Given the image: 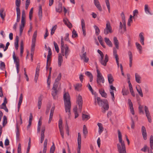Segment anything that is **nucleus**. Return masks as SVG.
Returning <instances> with one entry per match:
<instances>
[{"label":"nucleus","mask_w":153,"mask_h":153,"mask_svg":"<svg viewBox=\"0 0 153 153\" xmlns=\"http://www.w3.org/2000/svg\"><path fill=\"white\" fill-rule=\"evenodd\" d=\"M25 14L24 10H23L22 12V19L21 21V24L20 26L19 31L20 35H22L24 27L25 22Z\"/></svg>","instance_id":"39448f33"},{"label":"nucleus","mask_w":153,"mask_h":153,"mask_svg":"<svg viewBox=\"0 0 153 153\" xmlns=\"http://www.w3.org/2000/svg\"><path fill=\"white\" fill-rule=\"evenodd\" d=\"M85 74L90 78V82H92L93 79V76L91 73L89 71H86L85 73Z\"/></svg>","instance_id":"72a5a7b5"},{"label":"nucleus","mask_w":153,"mask_h":153,"mask_svg":"<svg viewBox=\"0 0 153 153\" xmlns=\"http://www.w3.org/2000/svg\"><path fill=\"white\" fill-rule=\"evenodd\" d=\"M13 59L14 60V62L16 63V66L19 65V59L18 57H16L15 56V53L14 52H13Z\"/></svg>","instance_id":"6ab92c4d"},{"label":"nucleus","mask_w":153,"mask_h":153,"mask_svg":"<svg viewBox=\"0 0 153 153\" xmlns=\"http://www.w3.org/2000/svg\"><path fill=\"white\" fill-rule=\"evenodd\" d=\"M61 48L65 47V45H64L63 41V38L62 36H61Z\"/></svg>","instance_id":"13d9d810"},{"label":"nucleus","mask_w":153,"mask_h":153,"mask_svg":"<svg viewBox=\"0 0 153 153\" xmlns=\"http://www.w3.org/2000/svg\"><path fill=\"white\" fill-rule=\"evenodd\" d=\"M122 19L123 24L124 30V31H126V28L125 17H122Z\"/></svg>","instance_id":"a19ab883"},{"label":"nucleus","mask_w":153,"mask_h":153,"mask_svg":"<svg viewBox=\"0 0 153 153\" xmlns=\"http://www.w3.org/2000/svg\"><path fill=\"white\" fill-rule=\"evenodd\" d=\"M99 92L102 97L105 98H106L107 97V94L105 92L104 89L101 88L100 89Z\"/></svg>","instance_id":"bb28decb"},{"label":"nucleus","mask_w":153,"mask_h":153,"mask_svg":"<svg viewBox=\"0 0 153 153\" xmlns=\"http://www.w3.org/2000/svg\"><path fill=\"white\" fill-rule=\"evenodd\" d=\"M81 134L80 133H78L77 142L78 143H81Z\"/></svg>","instance_id":"09e8293b"},{"label":"nucleus","mask_w":153,"mask_h":153,"mask_svg":"<svg viewBox=\"0 0 153 153\" xmlns=\"http://www.w3.org/2000/svg\"><path fill=\"white\" fill-rule=\"evenodd\" d=\"M83 132L84 135L87 134H88V131L86 126L85 125H84L83 127Z\"/></svg>","instance_id":"de8ad7c7"},{"label":"nucleus","mask_w":153,"mask_h":153,"mask_svg":"<svg viewBox=\"0 0 153 153\" xmlns=\"http://www.w3.org/2000/svg\"><path fill=\"white\" fill-rule=\"evenodd\" d=\"M97 125L99 127V134H100L103 131V128L102 124L100 123H98Z\"/></svg>","instance_id":"393cba45"},{"label":"nucleus","mask_w":153,"mask_h":153,"mask_svg":"<svg viewBox=\"0 0 153 153\" xmlns=\"http://www.w3.org/2000/svg\"><path fill=\"white\" fill-rule=\"evenodd\" d=\"M4 9L3 8H1L0 9V16L1 18L4 20L5 17V13L4 12Z\"/></svg>","instance_id":"c756f323"},{"label":"nucleus","mask_w":153,"mask_h":153,"mask_svg":"<svg viewBox=\"0 0 153 153\" xmlns=\"http://www.w3.org/2000/svg\"><path fill=\"white\" fill-rule=\"evenodd\" d=\"M45 131V127L42 126V128L41 131V137L40 142L41 143H42L44 140L45 135L44 132Z\"/></svg>","instance_id":"4468645a"},{"label":"nucleus","mask_w":153,"mask_h":153,"mask_svg":"<svg viewBox=\"0 0 153 153\" xmlns=\"http://www.w3.org/2000/svg\"><path fill=\"white\" fill-rule=\"evenodd\" d=\"M128 54L129 56V66L131 67L132 65V54L131 52L130 51H129L128 52Z\"/></svg>","instance_id":"b1692460"},{"label":"nucleus","mask_w":153,"mask_h":153,"mask_svg":"<svg viewBox=\"0 0 153 153\" xmlns=\"http://www.w3.org/2000/svg\"><path fill=\"white\" fill-rule=\"evenodd\" d=\"M138 88H137V86H136V88L138 92V94L141 97H143V94L142 92V89L139 85H138Z\"/></svg>","instance_id":"4be33fe9"},{"label":"nucleus","mask_w":153,"mask_h":153,"mask_svg":"<svg viewBox=\"0 0 153 153\" xmlns=\"http://www.w3.org/2000/svg\"><path fill=\"white\" fill-rule=\"evenodd\" d=\"M97 52L101 56L99 60L100 62L103 66H106V63L108 61V55L106 54L105 55L104 59V55L102 52L99 49L97 50Z\"/></svg>","instance_id":"20e7f679"},{"label":"nucleus","mask_w":153,"mask_h":153,"mask_svg":"<svg viewBox=\"0 0 153 153\" xmlns=\"http://www.w3.org/2000/svg\"><path fill=\"white\" fill-rule=\"evenodd\" d=\"M94 3L95 6L100 11H101L102 9L98 0H94Z\"/></svg>","instance_id":"dca6fc26"},{"label":"nucleus","mask_w":153,"mask_h":153,"mask_svg":"<svg viewBox=\"0 0 153 153\" xmlns=\"http://www.w3.org/2000/svg\"><path fill=\"white\" fill-rule=\"evenodd\" d=\"M97 103L99 106H102L105 103L107 102V100L106 99L102 100L100 97H97Z\"/></svg>","instance_id":"ddd939ff"},{"label":"nucleus","mask_w":153,"mask_h":153,"mask_svg":"<svg viewBox=\"0 0 153 153\" xmlns=\"http://www.w3.org/2000/svg\"><path fill=\"white\" fill-rule=\"evenodd\" d=\"M105 2L106 5L107 6L108 12L109 13H110V4H109V0H106Z\"/></svg>","instance_id":"5fc2aeb1"},{"label":"nucleus","mask_w":153,"mask_h":153,"mask_svg":"<svg viewBox=\"0 0 153 153\" xmlns=\"http://www.w3.org/2000/svg\"><path fill=\"white\" fill-rule=\"evenodd\" d=\"M97 82L99 85L101 86H102V85L101 83L102 82L103 83L104 82L105 80L103 77L98 69H97Z\"/></svg>","instance_id":"0eeeda50"},{"label":"nucleus","mask_w":153,"mask_h":153,"mask_svg":"<svg viewBox=\"0 0 153 153\" xmlns=\"http://www.w3.org/2000/svg\"><path fill=\"white\" fill-rule=\"evenodd\" d=\"M62 77L61 73H59L58 75L57 78L55 79V82L59 83V81L60 80Z\"/></svg>","instance_id":"ea45409f"},{"label":"nucleus","mask_w":153,"mask_h":153,"mask_svg":"<svg viewBox=\"0 0 153 153\" xmlns=\"http://www.w3.org/2000/svg\"><path fill=\"white\" fill-rule=\"evenodd\" d=\"M138 109L140 113H141L143 114H144V112L143 110V107L142 105H140L138 107Z\"/></svg>","instance_id":"79ce46f5"},{"label":"nucleus","mask_w":153,"mask_h":153,"mask_svg":"<svg viewBox=\"0 0 153 153\" xmlns=\"http://www.w3.org/2000/svg\"><path fill=\"white\" fill-rule=\"evenodd\" d=\"M77 101L79 105V110L80 112H81L82 104V99L81 96L79 95L78 96Z\"/></svg>","instance_id":"9b49d317"},{"label":"nucleus","mask_w":153,"mask_h":153,"mask_svg":"<svg viewBox=\"0 0 153 153\" xmlns=\"http://www.w3.org/2000/svg\"><path fill=\"white\" fill-rule=\"evenodd\" d=\"M0 67H1V70H3V69L5 68V65L4 62L1 61Z\"/></svg>","instance_id":"0e129e2a"},{"label":"nucleus","mask_w":153,"mask_h":153,"mask_svg":"<svg viewBox=\"0 0 153 153\" xmlns=\"http://www.w3.org/2000/svg\"><path fill=\"white\" fill-rule=\"evenodd\" d=\"M20 121L19 123H16V137L17 139H18L19 137V130L18 128V125L19 124L20 125L22 124V120L21 117V115H20Z\"/></svg>","instance_id":"f8f14e48"},{"label":"nucleus","mask_w":153,"mask_h":153,"mask_svg":"<svg viewBox=\"0 0 153 153\" xmlns=\"http://www.w3.org/2000/svg\"><path fill=\"white\" fill-rule=\"evenodd\" d=\"M135 81L138 83H141V77L137 73H135Z\"/></svg>","instance_id":"5701e85b"},{"label":"nucleus","mask_w":153,"mask_h":153,"mask_svg":"<svg viewBox=\"0 0 153 153\" xmlns=\"http://www.w3.org/2000/svg\"><path fill=\"white\" fill-rule=\"evenodd\" d=\"M104 109L105 110H108L109 108V105L108 104V101L107 100V102L105 103L102 106Z\"/></svg>","instance_id":"37998d69"},{"label":"nucleus","mask_w":153,"mask_h":153,"mask_svg":"<svg viewBox=\"0 0 153 153\" xmlns=\"http://www.w3.org/2000/svg\"><path fill=\"white\" fill-rule=\"evenodd\" d=\"M94 27L95 30V34L96 35H98L100 34V32L99 27L96 25H94Z\"/></svg>","instance_id":"58836bf2"},{"label":"nucleus","mask_w":153,"mask_h":153,"mask_svg":"<svg viewBox=\"0 0 153 153\" xmlns=\"http://www.w3.org/2000/svg\"><path fill=\"white\" fill-rule=\"evenodd\" d=\"M142 134L143 137V139L144 140L147 139V133L146 131L142 132Z\"/></svg>","instance_id":"e2e57ef3"},{"label":"nucleus","mask_w":153,"mask_h":153,"mask_svg":"<svg viewBox=\"0 0 153 153\" xmlns=\"http://www.w3.org/2000/svg\"><path fill=\"white\" fill-rule=\"evenodd\" d=\"M42 99L40 98H39L38 101V108L39 109H40L42 105Z\"/></svg>","instance_id":"4d7b16f0"},{"label":"nucleus","mask_w":153,"mask_h":153,"mask_svg":"<svg viewBox=\"0 0 153 153\" xmlns=\"http://www.w3.org/2000/svg\"><path fill=\"white\" fill-rule=\"evenodd\" d=\"M82 85L80 84L77 83L75 86V89L77 91L79 90V88L81 87Z\"/></svg>","instance_id":"052dcab7"},{"label":"nucleus","mask_w":153,"mask_h":153,"mask_svg":"<svg viewBox=\"0 0 153 153\" xmlns=\"http://www.w3.org/2000/svg\"><path fill=\"white\" fill-rule=\"evenodd\" d=\"M136 46L138 50L139 51V53L141 54L142 53V47L137 42L135 43Z\"/></svg>","instance_id":"c9c22d12"},{"label":"nucleus","mask_w":153,"mask_h":153,"mask_svg":"<svg viewBox=\"0 0 153 153\" xmlns=\"http://www.w3.org/2000/svg\"><path fill=\"white\" fill-rule=\"evenodd\" d=\"M53 44L56 51L58 53L59 51V49L57 44L55 42H54Z\"/></svg>","instance_id":"a18cd8bd"},{"label":"nucleus","mask_w":153,"mask_h":153,"mask_svg":"<svg viewBox=\"0 0 153 153\" xmlns=\"http://www.w3.org/2000/svg\"><path fill=\"white\" fill-rule=\"evenodd\" d=\"M110 93L112 99L113 101H114V96L113 90H110Z\"/></svg>","instance_id":"bf43d9fd"},{"label":"nucleus","mask_w":153,"mask_h":153,"mask_svg":"<svg viewBox=\"0 0 153 153\" xmlns=\"http://www.w3.org/2000/svg\"><path fill=\"white\" fill-rule=\"evenodd\" d=\"M128 102L131 112L133 115H134V111L133 107V104L130 99L128 100Z\"/></svg>","instance_id":"2eb2a0df"},{"label":"nucleus","mask_w":153,"mask_h":153,"mask_svg":"<svg viewBox=\"0 0 153 153\" xmlns=\"http://www.w3.org/2000/svg\"><path fill=\"white\" fill-rule=\"evenodd\" d=\"M63 99L65 111L66 113H68V114L69 116L71 114L70 110L71 104L69 94L68 93H65L63 95Z\"/></svg>","instance_id":"f257e3e1"},{"label":"nucleus","mask_w":153,"mask_h":153,"mask_svg":"<svg viewBox=\"0 0 153 153\" xmlns=\"http://www.w3.org/2000/svg\"><path fill=\"white\" fill-rule=\"evenodd\" d=\"M81 24L82 25V28H85V24L84 20L83 19H81Z\"/></svg>","instance_id":"680f3d73"},{"label":"nucleus","mask_w":153,"mask_h":153,"mask_svg":"<svg viewBox=\"0 0 153 153\" xmlns=\"http://www.w3.org/2000/svg\"><path fill=\"white\" fill-rule=\"evenodd\" d=\"M72 37L73 38H76L78 37V34L76 32L74 29L72 32Z\"/></svg>","instance_id":"3c124183"},{"label":"nucleus","mask_w":153,"mask_h":153,"mask_svg":"<svg viewBox=\"0 0 153 153\" xmlns=\"http://www.w3.org/2000/svg\"><path fill=\"white\" fill-rule=\"evenodd\" d=\"M61 53L63 56H65L66 59L68 58V56L70 53V51L68 47L66 44H65V46L63 48H61Z\"/></svg>","instance_id":"423d86ee"},{"label":"nucleus","mask_w":153,"mask_h":153,"mask_svg":"<svg viewBox=\"0 0 153 153\" xmlns=\"http://www.w3.org/2000/svg\"><path fill=\"white\" fill-rule=\"evenodd\" d=\"M112 28L111 26L110 23L109 21L107 22L106 27L104 29V33L105 35H107L109 33H112Z\"/></svg>","instance_id":"6e6552de"},{"label":"nucleus","mask_w":153,"mask_h":153,"mask_svg":"<svg viewBox=\"0 0 153 153\" xmlns=\"http://www.w3.org/2000/svg\"><path fill=\"white\" fill-rule=\"evenodd\" d=\"M144 109L145 113L148 121L150 123H151L152 122L151 117L148 108L146 106H145L144 107Z\"/></svg>","instance_id":"9d476101"},{"label":"nucleus","mask_w":153,"mask_h":153,"mask_svg":"<svg viewBox=\"0 0 153 153\" xmlns=\"http://www.w3.org/2000/svg\"><path fill=\"white\" fill-rule=\"evenodd\" d=\"M20 56H22L23 53L24 45L23 41H21L20 42Z\"/></svg>","instance_id":"473e14b6"},{"label":"nucleus","mask_w":153,"mask_h":153,"mask_svg":"<svg viewBox=\"0 0 153 153\" xmlns=\"http://www.w3.org/2000/svg\"><path fill=\"white\" fill-rule=\"evenodd\" d=\"M55 109V107H53L51 110L50 113V114L49 118L48 120V123H50L52 119L54 111Z\"/></svg>","instance_id":"f3484780"},{"label":"nucleus","mask_w":153,"mask_h":153,"mask_svg":"<svg viewBox=\"0 0 153 153\" xmlns=\"http://www.w3.org/2000/svg\"><path fill=\"white\" fill-rule=\"evenodd\" d=\"M62 121L61 119H60L59 122V129H62Z\"/></svg>","instance_id":"603ef678"},{"label":"nucleus","mask_w":153,"mask_h":153,"mask_svg":"<svg viewBox=\"0 0 153 153\" xmlns=\"http://www.w3.org/2000/svg\"><path fill=\"white\" fill-rule=\"evenodd\" d=\"M69 34L68 33H66L65 35V37L64 38L65 40L66 41H68L70 43L72 44H73V43L71 42V41L69 40L68 36H69Z\"/></svg>","instance_id":"c03bdc74"},{"label":"nucleus","mask_w":153,"mask_h":153,"mask_svg":"<svg viewBox=\"0 0 153 153\" xmlns=\"http://www.w3.org/2000/svg\"><path fill=\"white\" fill-rule=\"evenodd\" d=\"M108 78L109 83L110 84H112L114 79L112 75L111 74H108Z\"/></svg>","instance_id":"a878e982"},{"label":"nucleus","mask_w":153,"mask_h":153,"mask_svg":"<svg viewBox=\"0 0 153 153\" xmlns=\"http://www.w3.org/2000/svg\"><path fill=\"white\" fill-rule=\"evenodd\" d=\"M31 139L30 138L29 139V141L28 143L27 148V153H29L30 147Z\"/></svg>","instance_id":"864d4df0"},{"label":"nucleus","mask_w":153,"mask_h":153,"mask_svg":"<svg viewBox=\"0 0 153 153\" xmlns=\"http://www.w3.org/2000/svg\"><path fill=\"white\" fill-rule=\"evenodd\" d=\"M122 92L123 96L127 95L129 93L128 90H126L125 87L122 89Z\"/></svg>","instance_id":"4c0bfd02"},{"label":"nucleus","mask_w":153,"mask_h":153,"mask_svg":"<svg viewBox=\"0 0 153 153\" xmlns=\"http://www.w3.org/2000/svg\"><path fill=\"white\" fill-rule=\"evenodd\" d=\"M118 139L119 142L121 143L122 148L120 145L119 144H117V149L119 153H126V147L124 141L122 140V136L121 133L119 130H118Z\"/></svg>","instance_id":"f03ea898"},{"label":"nucleus","mask_w":153,"mask_h":153,"mask_svg":"<svg viewBox=\"0 0 153 153\" xmlns=\"http://www.w3.org/2000/svg\"><path fill=\"white\" fill-rule=\"evenodd\" d=\"M150 8L148 7V4H146L144 6V10L146 14H149L151 15H152V13H151L149 10Z\"/></svg>","instance_id":"aec40b11"},{"label":"nucleus","mask_w":153,"mask_h":153,"mask_svg":"<svg viewBox=\"0 0 153 153\" xmlns=\"http://www.w3.org/2000/svg\"><path fill=\"white\" fill-rule=\"evenodd\" d=\"M55 148L54 143H53V145L50 149V153H53L55 150Z\"/></svg>","instance_id":"8fccbe9b"},{"label":"nucleus","mask_w":153,"mask_h":153,"mask_svg":"<svg viewBox=\"0 0 153 153\" xmlns=\"http://www.w3.org/2000/svg\"><path fill=\"white\" fill-rule=\"evenodd\" d=\"M63 22L69 28H71L72 27V24L69 21L67 18H65L63 20Z\"/></svg>","instance_id":"a211bd4d"},{"label":"nucleus","mask_w":153,"mask_h":153,"mask_svg":"<svg viewBox=\"0 0 153 153\" xmlns=\"http://www.w3.org/2000/svg\"><path fill=\"white\" fill-rule=\"evenodd\" d=\"M143 33L142 32H141L140 33L139 36L140 39V42L143 45H144V38L143 36Z\"/></svg>","instance_id":"cd10ccee"},{"label":"nucleus","mask_w":153,"mask_h":153,"mask_svg":"<svg viewBox=\"0 0 153 153\" xmlns=\"http://www.w3.org/2000/svg\"><path fill=\"white\" fill-rule=\"evenodd\" d=\"M18 153H22L21 145L19 143L18 145Z\"/></svg>","instance_id":"69168bd1"},{"label":"nucleus","mask_w":153,"mask_h":153,"mask_svg":"<svg viewBox=\"0 0 153 153\" xmlns=\"http://www.w3.org/2000/svg\"><path fill=\"white\" fill-rule=\"evenodd\" d=\"M42 119L41 117L39 121L38 124V126H37V133H39L40 132L41 129V126L42 125Z\"/></svg>","instance_id":"c85d7f7f"},{"label":"nucleus","mask_w":153,"mask_h":153,"mask_svg":"<svg viewBox=\"0 0 153 153\" xmlns=\"http://www.w3.org/2000/svg\"><path fill=\"white\" fill-rule=\"evenodd\" d=\"M114 45L116 48L117 49H119V47L118 45L119 42L118 40L116 37H114Z\"/></svg>","instance_id":"f704fd0d"},{"label":"nucleus","mask_w":153,"mask_h":153,"mask_svg":"<svg viewBox=\"0 0 153 153\" xmlns=\"http://www.w3.org/2000/svg\"><path fill=\"white\" fill-rule=\"evenodd\" d=\"M82 117L83 120H87L90 118L89 116V115L85 114H82Z\"/></svg>","instance_id":"49530a36"},{"label":"nucleus","mask_w":153,"mask_h":153,"mask_svg":"<svg viewBox=\"0 0 153 153\" xmlns=\"http://www.w3.org/2000/svg\"><path fill=\"white\" fill-rule=\"evenodd\" d=\"M113 55L115 59L117 67L119 68V58L118 55L117 54V50L115 48H113Z\"/></svg>","instance_id":"1a4fd4ad"},{"label":"nucleus","mask_w":153,"mask_h":153,"mask_svg":"<svg viewBox=\"0 0 153 153\" xmlns=\"http://www.w3.org/2000/svg\"><path fill=\"white\" fill-rule=\"evenodd\" d=\"M61 135L63 139L64 138V133L63 129H59Z\"/></svg>","instance_id":"338daca9"},{"label":"nucleus","mask_w":153,"mask_h":153,"mask_svg":"<svg viewBox=\"0 0 153 153\" xmlns=\"http://www.w3.org/2000/svg\"><path fill=\"white\" fill-rule=\"evenodd\" d=\"M104 39L105 42L108 46L111 47H112V43L109 38L105 37Z\"/></svg>","instance_id":"2f4dec72"},{"label":"nucleus","mask_w":153,"mask_h":153,"mask_svg":"<svg viewBox=\"0 0 153 153\" xmlns=\"http://www.w3.org/2000/svg\"><path fill=\"white\" fill-rule=\"evenodd\" d=\"M61 84L59 83L54 82L52 88L51 94L53 99H56L57 97V94L59 91L61 90Z\"/></svg>","instance_id":"7ed1b4c3"},{"label":"nucleus","mask_w":153,"mask_h":153,"mask_svg":"<svg viewBox=\"0 0 153 153\" xmlns=\"http://www.w3.org/2000/svg\"><path fill=\"white\" fill-rule=\"evenodd\" d=\"M63 61V59L62 55L61 54H59L58 60V63L59 67H60L61 66Z\"/></svg>","instance_id":"412c9836"},{"label":"nucleus","mask_w":153,"mask_h":153,"mask_svg":"<svg viewBox=\"0 0 153 153\" xmlns=\"http://www.w3.org/2000/svg\"><path fill=\"white\" fill-rule=\"evenodd\" d=\"M56 11L57 12L61 13L62 10V4L61 3H59L57 7L56 8Z\"/></svg>","instance_id":"7c9ffc66"},{"label":"nucleus","mask_w":153,"mask_h":153,"mask_svg":"<svg viewBox=\"0 0 153 153\" xmlns=\"http://www.w3.org/2000/svg\"><path fill=\"white\" fill-rule=\"evenodd\" d=\"M20 0H16V4L17 7H20Z\"/></svg>","instance_id":"774afa93"},{"label":"nucleus","mask_w":153,"mask_h":153,"mask_svg":"<svg viewBox=\"0 0 153 153\" xmlns=\"http://www.w3.org/2000/svg\"><path fill=\"white\" fill-rule=\"evenodd\" d=\"M38 15L39 17V18L40 19H41L42 17V7L41 5L39 6V7Z\"/></svg>","instance_id":"e433bc0d"},{"label":"nucleus","mask_w":153,"mask_h":153,"mask_svg":"<svg viewBox=\"0 0 153 153\" xmlns=\"http://www.w3.org/2000/svg\"><path fill=\"white\" fill-rule=\"evenodd\" d=\"M7 123V118L5 116H4L3 117V126H4Z\"/></svg>","instance_id":"6e6d98bb"}]
</instances>
